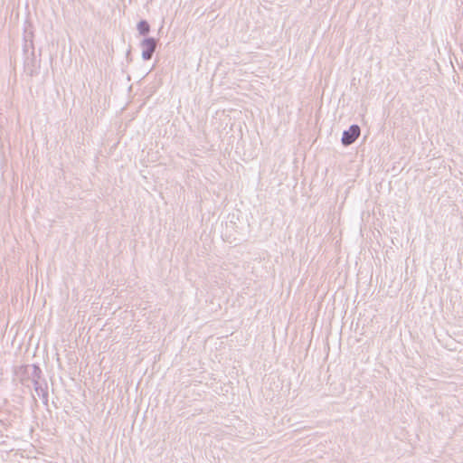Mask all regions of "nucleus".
Instances as JSON below:
<instances>
[{"mask_svg": "<svg viewBox=\"0 0 463 463\" xmlns=\"http://www.w3.org/2000/svg\"><path fill=\"white\" fill-rule=\"evenodd\" d=\"M361 134V128L358 125L353 124L348 129L344 130L341 142L345 146H348L355 142Z\"/></svg>", "mask_w": 463, "mask_h": 463, "instance_id": "obj_2", "label": "nucleus"}, {"mask_svg": "<svg viewBox=\"0 0 463 463\" xmlns=\"http://www.w3.org/2000/svg\"><path fill=\"white\" fill-rule=\"evenodd\" d=\"M24 374L32 381L34 391L40 395V392L44 390V383H47L45 379L43 378V372L40 366L38 364L26 365Z\"/></svg>", "mask_w": 463, "mask_h": 463, "instance_id": "obj_1", "label": "nucleus"}, {"mask_svg": "<svg viewBox=\"0 0 463 463\" xmlns=\"http://www.w3.org/2000/svg\"><path fill=\"white\" fill-rule=\"evenodd\" d=\"M142 47V59L148 61L152 58L157 45V39L154 37H146L140 43Z\"/></svg>", "mask_w": 463, "mask_h": 463, "instance_id": "obj_3", "label": "nucleus"}, {"mask_svg": "<svg viewBox=\"0 0 463 463\" xmlns=\"http://www.w3.org/2000/svg\"><path fill=\"white\" fill-rule=\"evenodd\" d=\"M43 402L45 405H48V384L44 383V390L40 392Z\"/></svg>", "mask_w": 463, "mask_h": 463, "instance_id": "obj_5", "label": "nucleus"}, {"mask_svg": "<svg viewBox=\"0 0 463 463\" xmlns=\"http://www.w3.org/2000/svg\"><path fill=\"white\" fill-rule=\"evenodd\" d=\"M137 29L141 35H146L150 32V25L146 20H141L137 23Z\"/></svg>", "mask_w": 463, "mask_h": 463, "instance_id": "obj_4", "label": "nucleus"}, {"mask_svg": "<svg viewBox=\"0 0 463 463\" xmlns=\"http://www.w3.org/2000/svg\"><path fill=\"white\" fill-rule=\"evenodd\" d=\"M233 233H222V239L223 241H227L229 243H232L234 240H232Z\"/></svg>", "mask_w": 463, "mask_h": 463, "instance_id": "obj_6", "label": "nucleus"}]
</instances>
